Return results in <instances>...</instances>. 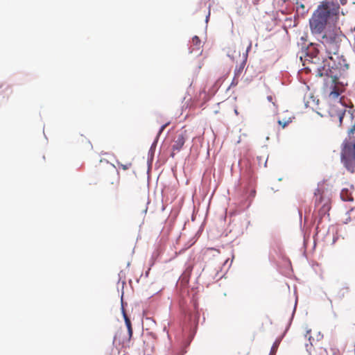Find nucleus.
<instances>
[{
	"mask_svg": "<svg viewBox=\"0 0 355 355\" xmlns=\"http://www.w3.org/2000/svg\"><path fill=\"white\" fill-rule=\"evenodd\" d=\"M340 6L338 0L319 2L309 19L310 31L324 47L329 62L318 69L319 76L324 77L323 92L330 100H336L347 85L345 80L349 64L340 54L344 37L337 24L340 19Z\"/></svg>",
	"mask_w": 355,
	"mask_h": 355,
	"instance_id": "f257e3e1",
	"label": "nucleus"
},
{
	"mask_svg": "<svg viewBox=\"0 0 355 355\" xmlns=\"http://www.w3.org/2000/svg\"><path fill=\"white\" fill-rule=\"evenodd\" d=\"M340 125L346 118L353 123V126L348 131L347 137L341 146L340 159L346 169L355 172V109L353 105L347 106L344 109L336 110V114Z\"/></svg>",
	"mask_w": 355,
	"mask_h": 355,
	"instance_id": "f03ea898",
	"label": "nucleus"
},
{
	"mask_svg": "<svg viewBox=\"0 0 355 355\" xmlns=\"http://www.w3.org/2000/svg\"><path fill=\"white\" fill-rule=\"evenodd\" d=\"M187 139V130L181 129L175 132L171 146L172 153L171 156L172 157L175 156V152H179L182 148Z\"/></svg>",
	"mask_w": 355,
	"mask_h": 355,
	"instance_id": "7ed1b4c3",
	"label": "nucleus"
},
{
	"mask_svg": "<svg viewBox=\"0 0 355 355\" xmlns=\"http://www.w3.org/2000/svg\"><path fill=\"white\" fill-rule=\"evenodd\" d=\"M108 173L110 175V190L112 191H116L120 183L119 174L117 171L114 168V166H112L108 169Z\"/></svg>",
	"mask_w": 355,
	"mask_h": 355,
	"instance_id": "20e7f679",
	"label": "nucleus"
},
{
	"mask_svg": "<svg viewBox=\"0 0 355 355\" xmlns=\"http://www.w3.org/2000/svg\"><path fill=\"white\" fill-rule=\"evenodd\" d=\"M354 189L353 186H349V187L343 188L340 192V198L343 201H353L354 198L352 195V190Z\"/></svg>",
	"mask_w": 355,
	"mask_h": 355,
	"instance_id": "39448f33",
	"label": "nucleus"
},
{
	"mask_svg": "<svg viewBox=\"0 0 355 355\" xmlns=\"http://www.w3.org/2000/svg\"><path fill=\"white\" fill-rule=\"evenodd\" d=\"M122 313H123V318L125 320V325L128 329V340H130L131 339V338L132 336V334H133L131 321H130V318H128V315L126 314L125 309L123 308H122Z\"/></svg>",
	"mask_w": 355,
	"mask_h": 355,
	"instance_id": "423d86ee",
	"label": "nucleus"
},
{
	"mask_svg": "<svg viewBox=\"0 0 355 355\" xmlns=\"http://www.w3.org/2000/svg\"><path fill=\"white\" fill-rule=\"evenodd\" d=\"M202 47L201 41L198 36L193 37L191 40V44L189 47L190 53L194 51H200Z\"/></svg>",
	"mask_w": 355,
	"mask_h": 355,
	"instance_id": "0eeeda50",
	"label": "nucleus"
},
{
	"mask_svg": "<svg viewBox=\"0 0 355 355\" xmlns=\"http://www.w3.org/2000/svg\"><path fill=\"white\" fill-rule=\"evenodd\" d=\"M349 293L348 287H343L339 289L336 293V297L339 300L344 298Z\"/></svg>",
	"mask_w": 355,
	"mask_h": 355,
	"instance_id": "6e6552de",
	"label": "nucleus"
},
{
	"mask_svg": "<svg viewBox=\"0 0 355 355\" xmlns=\"http://www.w3.org/2000/svg\"><path fill=\"white\" fill-rule=\"evenodd\" d=\"M323 201L322 193L320 189H316L315 192V203L316 205H319Z\"/></svg>",
	"mask_w": 355,
	"mask_h": 355,
	"instance_id": "1a4fd4ad",
	"label": "nucleus"
},
{
	"mask_svg": "<svg viewBox=\"0 0 355 355\" xmlns=\"http://www.w3.org/2000/svg\"><path fill=\"white\" fill-rule=\"evenodd\" d=\"M292 121V117L288 118H282L278 119V124L284 128L286 125H288Z\"/></svg>",
	"mask_w": 355,
	"mask_h": 355,
	"instance_id": "9d476101",
	"label": "nucleus"
},
{
	"mask_svg": "<svg viewBox=\"0 0 355 355\" xmlns=\"http://www.w3.org/2000/svg\"><path fill=\"white\" fill-rule=\"evenodd\" d=\"M347 214L349 215L348 218H347L345 220V223H347V221H352L354 219H355V209L352 208L348 212Z\"/></svg>",
	"mask_w": 355,
	"mask_h": 355,
	"instance_id": "9b49d317",
	"label": "nucleus"
},
{
	"mask_svg": "<svg viewBox=\"0 0 355 355\" xmlns=\"http://www.w3.org/2000/svg\"><path fill=\"white\" fill-rule=\"evenodd\" d=\"M118 165L120 167H121L123 170H127V169H128L132 166V164L131 163H128L126 164H122L118 162Z\"/></svg>",
	"mask_w": 355,
	"mask_h": 355,
	"instance_id": "f8f14e48",
	"label": "nucleus"
},
{
	"mask_svg": "<svg viewBox=\"0 0 355 355\" xmlns=\"http://www.w3.org/2000/svg\"><path fill=\"white\" fill-rule=\"evenodd\" d=\"M243 65H241V66L239 67V69L235 71V77H234V78H236V76L238 77V76H240V74H241V71H243ZM234 80H235V79H234Z\"/></svg>",
	"mask_w": 355,
	"mask_h": 355,
	"instance_id": "ddd939ff",
	"label": "nucleus"
},
{
	"mask_svg": "<svg viewBox=\"0 0 355 355\" xmlns=\"http://www.w3.org/2000/svg\"><path fill=\"white\" fill-rule=\"evenodd\" d=\"M203 64H204V63H203L202 60L199 61V62H198V65L196 67V71L198 72L201 69V68L203 66Z\"/></svg>",
	"mask_w": 355,
	"mask_h": 355,
	"instance_id": "4468645a",
	"label": "nucleus"
},
{
	"mask_svg": "<svg viewBox=\"0 0 355 355\" xmlns=\"http://www.w3.org/2000/svg\"><path fill=\"white\" fill-rule=\"evenodd\" d=\"M168 124H169V123H166L164 124L163 125H162V127L160 128V130L158 132V135H159L164 131V130L168 126Z\"/></svg>",
	"mask_w": 355,
	"mask_h": 355,
	"instance_id": "2eb2a0df",
	"label": "nucleus"
},
{
	"mask_svg": "<svg viewBox=\"0 0 355 355\" xmlns=\"http://www.w3.org/2000/svg\"><path fill=\"white\" fill-rule=\"evenodd\" d=\"M168 124H169V123H166L164 124L163 125H162V127L160 128V130L158 132V135H159L164 131V130L168 126Z\"/></svg>",
	"mask_w": 355,
	"mask_h": 355,
	"instance_id": "dca6fc26",
	"label": "nucleus"
},
{
	"mask_svg": "<svg viewBox=\"0 0 355 355\" xmlns=\"http://www.w3.org/2000/svg\"><path fill=\"white\" fill-rule=\"evenodd\" d=\"M277 345L276 343H275L271 348V353H275L277 350Z\"/></svg>",
	"mask_w": 355,
	"mask_h": 355,
	"instance_id": "f3484780",
	"label": "nucleus"
},
{
	"mask_svg": "<svg viewBox=\"0 0 355 355\" xmlns=\"http://www.w3.org/2000/svg\"><path fill=\"white\" fill-rule=\"evenodd\" d=\"M340 2L342 5H345L347 2V0H340Z\"/></svg>",
	"mask_w": 355,
	"mask_h": 355,
	"instance_id": "a211bd4d",
	"label": "nucleus"
},
{
	"mask_svg": "<svg viewBox=\"0 0 355 355\" xmlns=\"http://www.w3.org/2000/svg\"><path fill=\"white\" fill-rule=\"evenodd\" d=\"M268 100L270 101V102H272V96H268L267 97Z\"/></svg>",
	"mask_w": 355,
	"mask_h": 355,
	"instance_id": "6ab92c4d",
	"label": "nucleus"
},
{
	"mask_svg": "<svg viewBox=\"0 0 355 355\" xmlns=\"http://www.w3.org/2000/svg\"><path fill=\"white\" fill-rule=\"evenodd\" d=\"M300 7H301V8H304V5H303V4H301V5H300Z\"/></svg>",
	"mask_w": 355,
	"mask_h": 355,
	"instance_id": "aec40b11",
	"label": "nucleus"
},
{
	"mask_svg": "<svg viewBox=\"0 0 355 355\" xmlns=\"http://www.w3.org/2000/svg\"><path fill=\"white\" fill-rule=\"evenodd\" d=\"M250 48H251V43L250 44V45H249V46H248V49H250Z\"/></svg>",
	"mask_w": 355,
	"mask_h": 355,
	"instance_id": "412c9836",
	"label": "nucleus"
},
{
	"mask_svg": "<svg viewBox=\"0 0 355 355\" xmlns=\"http://www.w3.org/2000/svg\"><path fill=\"white\" fill-rule=\"evenodd\" d=\"M310 331H307V332H306V336H307L308 334H309Z\"/></svg>",
	"mask_w": 355,
	"mask_h": 355,
	"instance_id": "4be33fe9",
	"label": "nucleus"
},
{
	"mask_svg": "<svg viewBox=\"0 0 355 355\" xmlns=\"http://www.w3.org/2000/svg\"><path fill=\"white\" fill-rule=\"evenodd\" d=\"M178 355H182V354H178Z\"/></svg>",
	"mask_w": 355,
	"mask_h": 355,
	"instance_id": "5701e85b",
	"label": "nucleus"
}]
</instances>
